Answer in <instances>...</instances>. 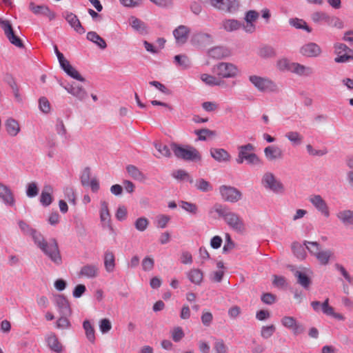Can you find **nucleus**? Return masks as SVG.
<instances>
[{"instance_id": "1", "label": "nucleus", "mask_w": 353, "mask_h": 353, "mask_svg": "<svg viewBox=\"0 0 353 353\" xmlns=\"http://www.w3.org/2000/svg\"><path fill=\"white\" fill-rule=\"evenodd\" d=\"M35 244L54 264L59 265L62 263L58 243L54 239L47 241L42 235Z\"/></svg>"}, {"instance_id": "2", "label": "nucleus", "mask_w": 353, "mask_h": 353, "mask_svg": "<svg viewBox=\"0 0 353 353\" xmlns=\"http://www.w3.org/2000/svg\"><path fill=\"white\" fill-rule=\"evenodd\" d=\"M171 150L174 155L185 161H196L201 159L199 152L193 146L187 145H181L175 143L170 145Z\"/></svg>"}, {"instance_id": "3", "label": "nucleus", "mask_w": 353, "mask_h": 353, "mask_svg": "<svg viewBox=\"0 0 353 353\" xmlns=\"http://www.w3.org/2000/svg\"><path fill=\"white\" fill-rule=\"evenodd\" d=\"M238 157L236 159L237 163L241 164L246 161L251 165H262L261 159L254 152V146L252 143H248L239 147Z\"/></svg>"}, {"instance_id": "4", "label": "nucleus", "mask_w": 353, "mask_h": 353, "mask_svg": "<svg viewBox=\"0 0 353 353\" xmlns=\"http://www.w3.org/2000/svg\"><path fill=\"white\" fill-rule=\"evenodd\" d=\"M249 81L256 89L262 92H272L278 91L276 84L267 77L257 75H250Z\"/></svg>"}, {"instance_id": "5", "label": "nucleus", "mask_w": 353, "mask_h": 353, "mask_svg": "<svg viewBox=\"0 0 353 353\" xmlns=\"http://www.w3.org/2000/svg\"><path fill=\"white\" fill-rule=\"evenodd\" d=\"M304 245L309 252L315 256L321 265H327L329 263L332 255V251L329 250H321L320 245L315 241H305Z\"/></svg>"}, {"instance_id": "6", "label": "nucleus", "mask_w": 353, "mask_h": 353, "mask_svg": "<svg viewBox=\"0 0 353 353\" xmlns=\"http://www.w3.org/2000/svg\"><path fill=\"white\" fill-rule=\"evenodd\" d=\"M0 28L4 32L8 41L14 46L21 48L23 47L22 40L15 34L11 22L3 18H0Z\"/></svg>"}, {"instance_id": "7", "label": "nucleus", "mask_w": 353, "mask_h": 353, "mask_svg": "<svg viewBox=\"0 0 353 353\" xmlns=\"http://www.w3.org/2000/svg\"><path fill=\"white\" fill-rule=\"evenodd\" d=\"M226 224L233 230L239 233H243L246 230V226L241 216L232 211H230L224 219Z\"/></svg>"}, {"instance_id": "8", "label": "nucleus", "mask_w": 353, "mask_h": 353, "mask_svg": "<svg viewBox=\"0 0 353 353\" xmlns=\"http://www.w3.org/2000/svg\"><path fill=\"white\" fill-rule=\"evenodd\" d=\"M209 1L215 9L228 13H234L239 8V0H209Z\"/></svg>"}, {"instance_id": "9", "label": "nucleus", "mask_w": 353, "mask_h": 353, "mask_svg": "<svg viewBox=\"0 0 353 353\" xmlns=\"http://www.w3.org/2000/svg\"><path fill=\"white\" fill-rule=\"evenodd\" d=\"M216 73L221 78H233L238 74L239 69L232 63L221 62L216 65Z\"/></svg>"}, {"instance_id": "10", "label": "nucleus", "mask_w": 353, "mask_h": 353, "mask_svg": "<svg viewBox=\"0 0 353 353\" xmlns=\"http://www.w3.org/2000/svg\"><path fill=\"white\" fill-rule=\"evenodd\" d=\"M219 192L225 201L230 203L239 201L242 196L241 192L238 189L230 185H221Z\"/></svg>"}, {"instance_id": "11", "label": "nucleus", "mask_w": 353, "mask_h": 353, "mask_svg": "<svg viewBox=\"0 0 353 353\" xmlns=\"http://www.w3.org/2000/svg\"><path fill=\"white\" fill-rule=\"evenodd\" d=\"M262 185L271 191L279 193L283 191V184L276 179L275 176L271 172H266L261 179Z\"/></svg>"}, {"instance_id": "12", "label": "nucleus", "mask_w": 353, "mask_h": 353, "mask_svg": "<svg viewBox=\"0 0 353 353\" xmlns=\"http://www.w3.org/2000/svg\"><path fill=\"white\" fill-rule=\"evenodd\" d=\"M335 53L337 57L334 59L336 63H344L353 59V50L343 43L334 45Z\"/></svg>"}, {"instance_id": "13", "label": "nucleus", "mask_w": 353, "mask_h": 353, "mask_svg": "<svg viewBox=\"0 0 353 353\" xmlns=\"http://www.w3.org/2000/svg\"><path fill=\"white\" fill-rule=\"evenodd\" d=\"M62 17L65 19L71 28L77 33L83 34L85 32V28L81 25L80 20L75 14L66 10L62 13Z\"/></svg>"}, {"instance_id": "14", "label": "nucleus", "mask_w": 353, "mask_h": 353, "mask_svg": "<svg viewBox=\"0 0 353 353\" xmlns=\"http://www.w3.org/2000/svg\"><path fill=\"white\" fill-rule=\"evenodd\" d=\"M281 322L285 327L291 330L294 335H298L304 331L303 326L297 323L296 320L292 316H285L281 319Z\"/></svg>"}, {"instance_id": "15", "label": "nucleus", "mask_w": 353, "mask_h": 353, "mask_svg": "<svg viewBox=\"0 0 353 353\" xmlns=\"http://www.w3.org/2000/svg\"><path fill=\"white\" fill-rule=\"evenodd\" d=\"M314 208L320 212L325 217L330 216V210L325 201L320 195H312L309 199Z\"/></svg>"}, {"instance_id": "16", "label": "nucleus", "mask_w": 353, "mask_h": 353, "mask_svg": "<svg viewBox=\"0 0 353 353\" xmlns=\"http://www.w3.org/2000/svg\"><path fill=\"white\" fill-rule=\"evenodd\" d=\"M0 199L3 203L9 206L15 205L14 193L9 186L0 182Z\"/></svg>"}, {"instance_id": "17", "label": "nucleus", "mask_w": 353, "mask_h": 353, "mask_svg": "<svg viewBox=\"0 0 353 353\" xmlns=\"http://www.w3.org/2000/svg\"><path fill=\"white\" fill-rule=\"evenodd\" d=\"M29 9L34 14H43L47 17L50 21H52L55 19L56 14L54 11L51 10L48 6L46 5H39L37 6L33 2H30L29 4Z\"/></svg>"}, {"instance_id": "18", "label": "nucleus", "mask_w": 353, "mask_h": 353, "mask_svg": "<svg viewBox=\"0 0 353 353\" xmlns=\"http://www.w3.org/2000/svg\"><path fill=\"white\" fill-rule=\"evenodd\" d=\"M264 155L268 161H276L283 158V150L276 145H269L264 149Z\"/></svg>"}, {"instance_id": "19", "label": "nucleus", "mask_w": 353, "mask_h": 353, "mask_svg": "<svg viewBox=\"0 0 353 353\" xmlns=\"http://www.w3.org/2000/svg\"><path fill=\"white\" fill-rule=\"evenodd\" d=\"M300 53L304 57H316L321 54V49L316 43L310 42L300 48Z\"/></svg>"}, {"instance_id": "20", "label": "nucleus", "mask_w": 353, "mask_h": 353, "mask_svg": "<svg viewBox=\"0 0 353 353\" xmlns=\"http://www.w3.org/2000/svg\"><path fill=\"white\" fill-rule=\"evenodd\" d=\"M99 268L97 264H86L81 268L79 276L86 279H94L99 276Z\"/></svg>"}, {"instance_id": "21", "label": "nucleus", "mask_w": 353, "mask_h": 353, "mask_svg": "<svg viewBox=\"0 0 353 353\" xmlns=\"http://www.w3.org/2000/svg\"><path fill=\"white\" fill-rule=\"evenodd\" d=\"M18 225L23 234L30 236L34 243L41 239L42 234L25 221H19Z\"/></svg>"}, {"instance_id": "22", "label": "nucleus", "mask_w": 353, "mask_h": 353, "mask_svg": "<svg viewBox=\"0 0 353 353\" xmlns=\"http://www.w3.org/2000/svg\"><path fill=\"white\" fill-rule=\"evenodd\" d=\"M210 153L211 157L219 163L228 162L231 159L230 153L223 148H212Z\"/></svg>"}, {"instance_id": "23", "label": "nucleus", "mask_w": 353, "mask_h": 353, "mask_svg": "<svg viewBox=\"0 0 353 353\" xmlns=\"http://www.w3.org/2000/svg\"><path fill=\"white\" fill-rule=\"evenodd\" d=\"M54 301L56 305L58 307L61 314L68 315L71 313L69 302L63 295H55Z\"/></svg>"}, {"instance_id": "24", "label": "nucleus", "mask_w": 353, "mask_h": 353, "mask_svg": "<svg viewBox=\"0 0 353 353\" xmlns=\"http://www.w3.org/2000/svg\"><path fill=\"white\" fill-rule=\"evenodd\" d=\"M290 72L301 77H310L314 73V69L310 66L304 65L299 63H292Z\"/></svg>"}, {"instance_id": "25", "label": "nucleus", "mask_w": 353, "mask_h": 353, "mask_svg": "<svg viewBox=\"0 0 353 353\" xmlns=\"http://www.w3.org/2000/svg\"><path fill=\"white\" fill-rule=\"evenodd\" d=\"M190 29L185 26H179L173 31L176 42L179 45L184 44L188 38Z\"/></svg>"}, {"instance_id": "26", "label": "nucleus", "mask_w": 353, "mask_h": 353, "mask_svg": "<svg viewBox=\"0 0 353 353\" xmlns=\"http://www.w3.org/2000/svg\"><path fill=\"white\" fill-rule=\"evenodd\" d=\"M59 64L68 75L79 81H85V79L70 65V62L66 59L63 61V62H60Z\"/></svg>"}, {"instance_id": "27", "label": "nucleus", "mask_w": 353, "mask_h": 353, "mask_svg": "<svg viewBox=\"0 0 353 353\" xmlns=\"http://www.w3.org/2000/svg\"><path fill=\"white\" fill-rule=\"evenodd\" d=\"M5 129L7 134L10 137H16L21 131L19 122L14 119L10 117L5 121Z\"/></svg>"}, {"instance_id": "28", "label": "nucleus", "mask_w": 353, "mask_h": 353, "mask_svg": "<svg viewBox=\"0 0 353 353\" xmlns=\"http://www.w3.org/2000/svg\"><path fill=\"white\" fill-rule=\"evenodd\" d=\"M336 217L345 227L353 226V211L343 210L336 214Z\"/></svg>"}, {"instance_id": "29", "label": "nucleus", "mask_w": 353, "mask_h": 353, "mask_svg": "<svg viewBox=\"0 0 353 353\" xmlns=\"http://www.w3.org/2000/svg\"><path fill=\"white\" fill-rule=\"evenodd\" d=\"M100 220L105 225H110L111 221L110 213L108 208V203L105 201H101L100 203Z\"/></svg>"}, {"instance_id": "30", "label": "nucleus", "mask_w": 353, "mask_h": 353, "mask_svg": "<svg viewBox=\"0 0 353 353\" xmlns=\"http://www.w3.org/2000/svg\"><path fill=\"white\" fill-rule=\"evenodd\" d=\"M67 92L79 100H83L85 98L87 93L85 90L77 83H72L65 87Z\"/></svg>"}, {"instance_id": "31", "label": "nucleus", "mask_w": 353, "mask_h": 353, "mask_svg": "<svg viewBox=\"0 0 353 353\" xmlns=\"http://www.w3.org/2000/svg\"><path fill=\"white\" fill-rule=\"evenodd\" d=\"M46 342L49 347L57 353H61L63 350V346L59 342L57 336L54 333H50L46 336Z\"/></svg>"}, {"instance_id": "32", "label": "nucleus", "mask_w": 353, "mask_h": 353, "mask_svg": "<svg viewBox=\"0 0 353 353\" xmlns=\"http://www.w3.org/2000/svg\"><path fill=\"white\" fill-rule=\"evenodd\" d=\"M242 26V23L234 19H224L221 22V27L226 32H234L239 30Z\"/></svg>"}, {"instance_id": "33", "label": "nucleus", "mask_w": 353, "mask_h": 353, "mask_svg": "<svg viewBox=\"0 0 353 353\" xmlns=\"http://www.w3.org/2000/svg\"><path fill=\"white\" fill-rule=\"evenodd\" d=\"M192 41L194 45L205 46L211 43L212 37L206 33H198L194 35Z\"/></svg>"}, {"instance_id": "34", "label": "nucleus", "mask_w": 353, "mask_h": 353, "mask_svg": "<svg viewBox=\"0 0 353 353\" xmlns=\"http://www.w3.org/2000/svg\"><path fill=\"white\" fill-rule=\"evenodd\" d=\"M115 256L112 252L106 251L104 254V267L105 270L110 273L115 269Z\"/></svg>"}, {"instance_id": "35", "label": "nucleus", "mask_w": 353, "mask_h": 353, "mask_svg": "<svg viewBox=\"0 0 353 353\" xmlns=\"http://www.w3.org/2000/svg\"><path fill=\"white\" fill-rule=\"evenodd\" d=\"M186 274L190 282L195 285H200L203 279V272L198 268L191 269Z\"/></svg>"}, {"instance_id": "36", "label": "nucleus", "mask_w": 353, "mask_h": 353, "mask_svg": "<svg viewBox=\"0 0 353 353\" xmlns=\"http://www.w3.org/2000/svg\"><path fill=\"white\" fill-rule=\"evenodd\" d=\"M129 23L134 30L141 34H146L148 32L145 23L136 17L132 16L129 19Z\"/></svg>"}, {"instance_id": "37", "label": "nucleus", "mask_w": 353, "mask_h": 353, "mask_svg": "<svg viewBox=\"0 0 353 353\" xmlns=\"http://www.w3.org/2000/svg\"><path fill=\"white\" fill-rule=\"evenodd\" d=\"M321 310L325 314L331 316L334 319L339 320H343L344 319L342 314L334 312V308L329 305V299H326L324 302L322 303Z\"/></svg>"}, {"instance_id": "38", "label": "nucleus", "mask_w": 353, "mask_h": 353, "mask_svg": "<svg viewBox=\"0 0 353 353\" xmlns=\"http://www.w3.org/2000/svg\"><path fill=\"white\" fill-rule=\"evenodd\" d=\"M295 277L297 279V283L301 285L303 288H309L311 284V279L305 273L299 270H296L294 272Z\"/></svg>"}, {"instance_id": "39", "label": "nucleus", "mask_w": 353, "mask_h": 353, "mask_svg": "<svg viewBox=\"0 0 353 353\" xmlns=\"http://www.w3.org/2000/svg\"><path fill=\"white\" fill-rule=\"evenodd\" d=\"M52 192V188L50 185H45L41 192L40 201L45 205H49L52 201L51 193Z\"/></svg>"}, {"instance_id": "40", "label": "nucleus", "mask_w": 353, "mask_h": 353, "mask_svg": "<svg viewBox=\"0 0 353 353\" xmlns=\"http://www.w3.org/2000/svg\"><path fill=\"white\" fill-rule=\"evenodd\" d=\"M87 39L101 49H105L107 47L105 40L95 32L91 31L88 32Z\"/></svg>"}, {"instance_id": "41", "label": "nucleus", "mask_w": 353, "mask_h": 353, "mask_svg": "<svg viewBox=\"0 0 353 353\" xmlns=\"http://www.w3.org/2000/svg\"><path fill=\"white\" fill-rule=\"evenodd\" d=\"M154 146L159 152L158 154H155L157 158L171 157V152L168 145L160 142H154Z\"/></svg>"}, {"instance_id": "42", "label": "nucleus", "mask_w": 353, "mask_h": 353, "mask_svg": "<svg viewBox=\"0 0 353 353\" xmlns=\"http://www.w3.org/2000/svg\"><path fill=\"white\" fill-rule=\"evenodd\" d=\"M126 170L129 175L134 180L143 181L145 179L143 172H141L137 167L133 165H128Z\"/></svg>"}, {"instance_id": "43", "label": "nucleus", "mask_w": 353, "mask_h": 353, "mask_svg": "<svg viewBox=\"0 0 353 353\" xmlns=\"http://www.w3.org/2000/svg\"><path fill=\"white\" fill-rule=\"evenodd\" d=\"M229 51L223 47H215L210 50L209 54L215 59H222L229 55Z\"/></svg>"}, {"instance_id": "44", "label": "nucleus", "mask_w": 353, "mask_h": 353, "mask_svg": "<svg viewBox=\"0 0 353 353\" xmlns=\"http://www.w3.org/2000/svg\"><path fill=\"white\" fill-rule=\"evenodd\" d=\"M230 210L225 205H223L220 203H216L212 209H210L209 213L212 214L216 212L220 217H222L223 220L226 217V215L229 213Z\"/></svg>"}, {"instance_id": "45", "label": "nucleus", "mask_w": 353, "mask_h": 353, "mask_svg": "<svg viewBox=\"0 0 353 353\" xmlns=\"http://www.w3.org/2000/svg\"><path fill=\"white\" fill-rule=\"evenodd\" d=\"M193 183L194 187L201 192H206L212 190V185L210 182L203 179H199L195 181H194Z\"/></svg>"}, {"instance_id": "46", "label": "nucleus", "mask_w": 353, "mask_h": 353, "mask_svg": "<svg viewBox=\"0 0 353 353\" xmlns=\"http://www.w3.org/2000/svg\"><path fill=\"white\" fill-rule=\"evenodd\" d=\"M290 26L294 27L296 29H303L306 30L307 32H311L312 29L307 26V23L301 19L294 18L289 20Z\"/></svg>"}, {"instance_id": "47", "label": "nucleus", "mask_w": 353, "mask_h": 353, "mask_svg": "<svg viewBox=\"0 0 353 353\" xmlns=\"http://www.w3.org/2000/svg\"><path fill=\"white\" fill-rule=\"evenodd\" d=\"M172 176L177 180L188 181L191 184L194 183L192 177L184 170H177L174 171Z\"/></svg>"}, {"instance_id": "48", "label": "nucleus", "mask_w": 353, "mask_h": 353, "mask_svg": "<svg viewBox=\"0 0 353 353\" xmlns=\"http://www.w3.org/2000/svg\"><path fill=\"white\" fill-rule=\"evenodd\" d=\"M83 327L85 330L87 339L91 343H94L95 341L94 329L90 322L88 320L84 321Z\"/></svg>"}, {"instance_id": "49", "label": "nucleus", "mask_w": 353, "mask_h": 353, "mask_svg": "<svg viewBox=\"0 0 353 353\" xmlns=\"http://www.w3.org/2000/svg\"><path fill=\"white\" fill-rule=\"evenodd\" d=\"M179 206L190 214H196L198 212V207L195 203L181 201L179 202Z\"/></svg>"}, {"instance_id": "50", "label": "nucleus", "mask_w": 353, "mask_h": 353, "mask_svg": "<svg viewBox=\"0 0 353 353\" xmlns=\"http://www.w3.org/2000/svg\"><path fill=\"white\" fill-rule=\"evenodd\" d=\"M171 338L174 342H179L184 336L185 333L182 327L179 326L174 327L170 331Z\"/></svg>"}, {"instance_id": "51", "label": "nucleus", "mask_w": 353, "mask_h": 353, "mask_svg": "<svg viewBox=\"0 0 353 353\" xmlns=\"http://www.w3.org/2000/svg\"><path fill=\"white\" fill-rule=\"evenodd\" d=\"M285 137L293 144L299 145L303 141V137L295 131H290L285 134Z\"/></svg>"}, {"instance_id": "52", "label": "nucleus", "mask_w": 353, "mask_h": 353, "mask_svg": "<svg viewBox=\"0 0 353 353\" xmlns=\"http://www.w3.org/2000/svg\"><path fill=\"white\" fill-rule=\"evenodd\" d=\"M149 220L145 217H139L134 222L135 228L139 232L145 231L149 225Z\"/></svg>"}, {"instance_id": "53", "label": "nucleus", "mask_w": 353, "mask_h": 353, "mask_svg": "<svg viewBox=\"0 0 353 353\" xmlns=\"http://www.w3.org/2000/svg\"><path fill=\"white\" fill-rule=\"evenodd\" d=\"M329 15L323 12H314L311 18L314 23L324 22L327 23Z\"/></svg>"}, {"instance_id": "54", "label": "nucleus", "mask_w": 353, "mask_h": 353, "mask_svg": "<svg viewBox=\"0 0 353 353\" xmlns=\"http://www.w3.org/2000/svg\"><path fill=\"white\" fill-rule=\"evenodd\" d=\"M195 133L198 135L199 140L201 141H205L208 137H214L215 135L214 131L207 128L196 130Z\"/></svg>"}, {"instance_id": "55", "label": "nucleus", "mask_w": 353, "mask_h": 353, "mask_svg": "<svg viewBox=\"0 0 353 353\" xmlns=\"http://www.w3.org/2000/svg\"><path fill=\"white\" fill-rule=\"evenodd\" d=\"M174 60L183 69H186L190 65V61L186 55H176Z\"/></svg>"}, {"instance_id": "56", "label": "nucleus", "mask_w": 353, "mask_h": 353, "mask_svg": "<svg viewBox=\"0 0 353 353\" xmlns=\"http://www.w3.org/2000/svg\"><path fill=\"white\" fill-rule=\"evenodd\" d=\"M276 330V327L274 325H270L268 326H263L261 331V336L265 339H268L270 338Z\"/></svg>"}, {"instance_id": "57", "label": "nucleus", "mask_w": 353, "mask_h": 353, "mask_svg": "<svg viewBox=\"0 0 353 353\" xmlns=\"http://www.w3.org/2000/svg\"><path fill=\"white\" fill-rule=\"evenodd\" d=\"M327 24L329 26L334 27L338 29H342L344 27L343 22L337 17L329 16Z\"/></svg>"}, {"instance_id": "58", "label": "nucleus", "mask_w": 353, "mask_h": 353, "mask_svg": "<svg viewBox=\"0 0 353 353\" xmlns=\"http://www.w3.org/2000/svg\"><path fill=\"white\" fill-rule=\"evenodd\" d=\"M201 79L205 83L209 85H217L220 84V81L219 79H217L215 77L208 74H201Z\"/></svg>"}, {"instance_id": "59", "label": "nucleus", "mask_w": 353, "mask_h": 353, "mask_svg": "<svg viewBox=\"0 0 353 353\" xmlns=\"http://www.w3.org/2000/svg\"><path fill=\"white\" fill-rule=\"evenodd\" d=\"M334 266L336 270H337L341 273V274L344 277V279L348 283H352V276L349 274V272L345 270V268L342 265L339 263H336Z\"/></svg>"}, {"instance_id": "60", "label": "nucleus", "mask_w": 353, "mask_h": 353, "mask_svg": "<svg viewBox=\"0 0 353 353\" xmlns=\"http://www.w3.org/2000/svg\"><path fill=\"white\" fill-rule=\"evenodd\" d=\"M216 353H228V348L222 339H216L214 343Z\"/></svg>"}, {"instance_id": "61", "label": "nucleus", "mask_w": 353, "mask_h": 353, "mask_svg": "<svg viewBox=\"0 0 353 353\" xmlns=\"http://www.w3.org/2000/svg\"><path fill=\"white\" fill-rule=\"evenodd\" d=\"M65 315H62L60 318L58 319V320L56 322V327L58 329H68L70 327V321L64 316Z\"/></svg>"}, {"instance_id": "62", "label": "nucleus", "mask_w": 353, "mask_h": 353, "mask_svg": "<svg viewBox=\"0 0 353 353\" xmlns=\"http://www.w3.org/2000/svg\"><path fill=\"white\" fill-rule=\"evenodd\" d=\"M99 329L103 333H108L112 329V323L108 319H103L99 321Z\"/></svg>"}, {"instance_id": "63", "label": "nucleus", "mask_w": 353, "mask_h": 353, "mask_svg": "<svg viewBox=\"0 0 353 353\" xmlns=\"http://www.w3.org/2000/svg\"><path fill=\"white\" fill-rule=\"evenodd\" d=\"M170 220V217L168 215L160 214L157 217V225L158 228H164Z\"/></svg>"}, {"instance_id": "64", "label": "nucleus", "mask_w": 353, "mask_h": 353, "mask_svg": "<svg viewBox=\"0 0 353 353\" xmlns=\"http://www.w3.org/2000/svg\"><path fill=\"white\" fill-rule=\"evenodd\" d=\"M225 243L223 248V252H228L234 248L235 244L234 241L232 240V238L228 233L225 234Z\"/></svg>"}]
</instances>
